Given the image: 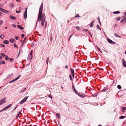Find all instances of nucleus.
<instances>
[{"mask_svg":"<svg viewBox=\"0 0 126 126\" xmlns=\"http://www.w3.org/2000/svg\"><path fill=\"white\" fill-rule=\"evenodd\" d=\"M18 106V105H17V106H16V107H15L13 109V110H15L16 109V108H17V107Z\"/></svg>","mask_w":126,"mask_h":126,"instance_id":"obj_52","label":"nucleus"},{"mask_svg":"<svg viewBox=\"0 0 126 126\" xmlns=\"http://www.w3.org/2000/svg\"><path fill=\"white\" fill-rule=\"evenodd\" d=\"M9 6L10 7H13L14 5L12 3H10L9 4Z\"/></svg>","mask_w":126,"mask_h":126,"instance_id":"obj_23","label":"nucleus"},{"mask_svg":"<svg viewBox=\"0 0 126 126\" xmlns=\"http://www.w3.org/2000/svg\"><path fill=\"white\" fill-rule=\"evenodd\" d=\"M1 63L3 64H5V62L4 61L2 60Z\"/></svg>","mask_w":126,"mask_h":126,"instance_id":"obj_47","label":"nucleus"},{"mask_svg":"<svg viewBox=\"0 0 126 126\" xmlns=\"http://www.w3.org/2000/svg\"><path fill=\"white\" fill-rule=\"evenodd\" d=\"M112 43L115 44V42L112 41Z\"/></svg>","mask_w":126,"mask_h":126,"instance_id":"obj_62","label":"nucleus"},{"mask_svg":"<svg viewBox=\"0 0 126 126\" xmlns=\"http://www.w3.org/2000/svg\"><path fill=\"white\" fill-rule=\"evenodd\" d=\"M11 104H10V105H9L7 106L6 107H5L6 108V109H8V108H9L10 107V106H11Z\"/></svg>","mask_w":126,"mask_h":126,"instance_id":"obj_24","label":"nucleus"},{"mask_svg":"<svg viewBox=\"0 0 126 126\" xmlns=\"http://www.w3.org/2000/svg\"><path fill=\"white\" fill-rule=\"evenodd\" d=\"M47 23V22L46 21H45V27H46Z\"/></svg>","mask_w":126,"mask_h":126,"instance_id":"obj_59","label":"nucleus"},{"mask_svg":"<svg viewBox=\"0 0 126 126\" xmlns=\"http://www.w3.org/2000/svg\"><path fill=\"white\" fill-rule=\"evenodd\" d=\"M117 24H115L114 26V28H115L116 27H117Z\"/></svg>","mask_w":126,"mask_h":126,"instance_id":"obj_57","label":"nucleus"},{"mask_svg":"<svg viewBox=\"0 0 126 126\" xmlns=\"http://www.w3.org/2000/svg\"><path fill=\"white\" fill-rule=\"evenodd\" d=\"M13 76V74L11 73L10 74L8 75V76L7 77V79H9L11 77H12Z\"/></svg>","mask_w":126,"mask_h":126,"instance_id":"obj_15","label":"nucleus"},{"mask_svg":"<svg viewBox=\"0 0 126 126\" xmlns=\"http://www.w3.org/2000/svg\"><path fill=\"white\" fill-rule=\"evenodd\" d=\"M97 49L99 50V51L101 52L102 53V52L100 50V49L99 48H98V47L97 46Z\"/></svg>","mask_w":126,"mask_h":126,"instance_id":"obj_51","label":"nucleus"},{"mask_svg":"<svg viewBox=\"0 0 126 126\" xmlns=\"http://www.w3.org/2000/svg\"><path fill=\"white\" fill-rule=\"evenodd\" d=\"M77 95L79 96H80L81 97H85V96L84 95L83 96L81 95H80V94L79 93H78Z\"/></svg>","mask_w":126,"mask_h":126,"instance_id":"obj_25","label":"nucleus"},{"mask_svg":"<svg viewBox=\"0 0 126 126\" xmlns=\"http://www.w3.org/2000/svg\"><path fill=\"white\" fill-rule=\"evenodd\" d=\"M10 42L11 43H14L16 41L13 38H11L10 39Z\"/></svg>","mask_w":126,"mask_h":126,"instance_id":"obj_10","label":"nucleus"},{"mask_svg":"<svg viewBox=\"0 0 126 126\" xmlns=\"http://www.w3.org/2000/svg\"><path fill=\"white\" fill-rule=\"evenodd\" d=\"M106 90V89H103V90H102L101 91H102H102H103Z\"/></svg>","mask_w":126,"mask_h":126,"instance_id":"obj_61","label":"nucleus"},{"mask_svg":"<svg viewBox=\"0 0 126 126\" xmlns=\"http://www.w3.org/2000/svg\"><path fill=\"white\" fill-rule=\"evenodd\" d=\"M122 61L123 65L124 67H126V63L125 60L123 59H122Z\"/></svg>","mask_w":126,"mask_h":126,"instance_id":"obj_6","label":"nucleus"},{"mask_svg":"<svg viewBox=\"0 0 126 126\" xmlns=\"http://www.w3.org/2000/svg\"><path fill=\"white\" fill-rule=\"evenodd\" d=\"M79 14H77L75 16V17H80V16H79Z\"/></svg>","mask_w":126,"mask_h":126,"instance_id":"obj_30","label":"nucleus"},{"mask_svg":"<svg viewBox=\"0 0 126 126\" xmlns=\"http://www.w3.org/2000/svg\"><path fill=\"white\" fill-rule=\"evenodd\" d=\"M48 59H49V58H47V60L46 61V63H47L48 64Z\"/></svg>","mask_w":126,"mask_h":126,"instance_id":"obj_39","label":"nucleus"},{"mask_svg":"<svg viewBox=\"0 0 126 126\" xmlns=\"http://www.w3.org/2000/svg\"><path fill=\"white\" fill-rule=\"evenodd\" d=\"M114 35L116 37H121L119 36H118L117 34L115 33Z\"/></svg>","mask_w":126,"mask_h":126,"instance_id":"obj_33","label":"nucleus"},{"mask_svg":"<svg viewBox=\"0 0 126 126\" xmlns=\"http://www.w3.org/2000/svg\"><path fill=\"white\" fill-rule=\"evenodd\" d=\"M122 110L123 111L126 110V107H122Z\"/></svg>","mask_w":126,"mask_h":126,"instance_id":"obj_26","label":"nucleus"},{"mask_svg":"<svg viewBox=\"0 0 126 126\" xmlns=\"http://www.w3.org/2000/svg\"><path fill=\"white\" fill-rule=\"evenodd\" d=\"M120 12L119 11H116L114 12H113V13L114 14H117L119 13Z\"/></svg>","mask_w":126,"mask_h":126,"instance_id":"obj_31","label":"nucleus"},{"mask_svg":"<svg viewBox=\"0 0 126 126\" xmlns=\"http://www.w3.org/2000/svg\"><path fill=\"white\" fill-rule=\"evenodd\" d=\"M65 68L66 69H68V65H66L65 66Z\"/></svg>","mask_w":126,"mask_h":126,"instance_id":"obj_55","label":"nucleus"},{"mask_svg":"<svg viewBox=\"0 0 126 126\" xmlns=\"http://www.w3.org/2000/svg\"><path fill=\"white\" fill-rule=\"evenodd\" d=\"M117 88L118 89H120L121 88V87L120 85H118L117 86Z\"/></svg>","mask_w":126,"mask_h":126,"instance_id":"obj_29","label":"nucleus"},{"mask_svg":"<svg viewBox=\"0 0 126 126\" xmlns=\"http://www.w3.org/2000/svg\"><path fill=\"white\" fill-rule=\"evenodd\" d=\"M69 77L70 79L71 80H72V78L71 76V75H69Z\"/></svg>","mask_w":126,"mask_h":126,"instance_id":"obj_58","label":"nucleus"},{"mask_svg":"<svg viewBox=\"0 0 126 126\" xmlns=\"http://www.w3.org/2000/svg\"><path fill=\"white\" fill-rule=\"evenodd\" d=\"M27 16V13L24 12L23 17H24V18L25 19H26V18Z\"/></svg>","mask_w":126,"mask_h":126,"instance_id":"obj_11","label":"nucleus"},{"mask_svg":"<svg viewBox=\"0 0 126 126\" xmlns=\"http://www.w3.org/2000/svg\"><path fill=\"white\" fill-rule=\"evenodd\" d=\"M9 17L12 20H14L16 19V17L12 15H10L9 16Z\"/></svg>","mask_w":126,"mask_h":126,"instance_id":"obj_9","label":"nucleus"},{"mask_svg":"<svg viewBox=\"0 0 126 126\" xmlns=\"http://www.w3.org/2000/svg\"><path fill=\"white\" fill-rule=\"evenodd\" d=\"M43 5L42 4L40 6L39 9V13L38 16V19L36 22V26L37 25L38 21L40 22L41 21V18L42 16V12L43 10Z\"/></svg>","mask_w":126,"mask_h":126,"instance_id":"obj_1","label":"nucleus"},{"mask_svg":"<svg viewBox=\"0 0 126 126\" xmlns=\"http://www.w3.org/2000/svg\"><path fill=\"white\" fill-rule=\"evenodd\" d=\"M120 17H117L116 18V19L117 20H119L120 19Z\"/></svg>","mask_w":126,"mask_h":126,"instance_id":"obj_36","label":"nucleus"},{"mask_svg":"<svg viewBox=\"0 0 126 126\" xmlns=\"http://www.w3.org/2000/svg\"><path fill=\"white\" fill-rule=\"evenodd\" d=\"M16 13H19L20 12V11H18L17 10H16Z\"/></svg>","mask_w":126,"mask_h":126,"instance_id":"obj_54","label":"nucleus"},{"mask_svg":"<svg viewBox=\"0 0 126 126\" xmlns=\"http://www.w3.org/2000/svg\"><path fill=\"white\" fill-rule=\"evenodd\" d=\"M22 111V110H21L20 111L18 114L17 116H16V118H17L19 116V115H20V113Z\"/></svg>","mask_w":126,"mask_h":126,"instance_id":"obj_21","label":"nucleus"},{"mask_svg":"<svg viewBox=\"0 0 126 126\" xmlns=\"http://www.w3.org/2000/svg\"><path fill=\"white\" fill-rule=\"evenodd\" d=\"M97 29H99L100 30L101 29L100 27L98 25H97Z\"/></svg>","mask_w":126,"mask_h":126,"instance_id":"obj_38","label":"nucleus"},{"mask_svg":"<svg viewBox=\"0 0 126 126\" xmlns=\"http://www.w3.org/2000/svg\"><path fill=\"white\" fill-rule=\"evenodd\" d=\"M17 27L18 28H19L21 30H23L24 29V28L22 27L20 25H17Z\"/></svg>","mask_w":126,"mask_h":126,"instance_id":"obj_13","label":"nucleus"},{"mask_svg":"<svg viewBox=\"0 0 126 126\" xmlns=\"http://www.w3.org/2000/svg\"><path fill=\"white\" fill-rule=\"evenodd\" d=\"M24 34H22L21 35V37L22 38L24 37Z\"/></svg>","mask_w":126,"mask_h":126,"instance_id":"obj_56","label":"nucleus"},{"mask_svg":"<svg viewBox=\"0 0 126 126\" xmlns=\"http://www.w3.org/2000/svg\"><path fill=\"white\" fill-rule=\"evenodd\" d=\"M6 109H6V108L5 107L2 110H1L0 111V112Z\"/></svg>","mask_w":126,"mask_h":126,"instance_id":"obj_35","label":"nucleus"},{"mask_svg":"<svg viewBox=\"0 0 126 126\" xmlns=\"http://www.w3.org/2000/svg\"><path fill=\"white\" fill-rule=\"evenodd\" d=\"M24 102L22 100L20 102V104H22L23 103H24Z\"/></svg>","mask_w":126,"mask_h":126,"instance_id":"obj_43","label":"nucleus"},{"mask_svg":"<svg viewBox=\"0 0 126 126\" xmlns=\"http://www.w3.org/2000/svg\"><path fill=\"white\" fill-rule=\"evenodd\" d=\"M70 71L72 74V75L73 77H74V70L73 69L71 68L70 69Z\"/></svg>","mask_w":126,"mask_h":126,"instance_id":"obj_7","label":"nucleus"},{"mask_svg":"<svg viewBox=\"0 0 126 126\" xmlns=\"http://www.w3.org/2000/svg\"><path fill=\"white\" fill-rule=\"evenodd\" d=\"M32 52H31L30 53V55H31V56H32Z\"/></svg>","mask_w":126,"mask_h":126,"instance_id":"obj_63","label":"nucleus"},{"mask_svg":"<svg viewBox=\"0 0 126 126\" xmlns=\"http://www.w3.org/2000/svg\"><path fill=\"white\" fill-rule=\"evenodd\" d=\"M0 46L3 47H5V45L4 44H1L0 45Z\"/></svg>","mask_w":126,"mask_h":126,"instance_id":"obj_37","label":"nucleus"},{"mask_svg":"<svg viewBox=\"0 0 126 126\" xmlns=\"http://www.w3.org/2000/svg\"><path fill=\"white\" fill-rule=\"evenodd\" d=\"M9 59L10 61L11 62H12L14 60L12 58H10Z\"/></svg>","mask_w":126,"mask_h":126,"instance_id":"obj_46","label":"nucleus"},{"mask_svg":"<svg viewBox=\"0 0 126 126\" xmlns=\"http://www.w3.org/2000/svg\"><path fill=\"white\" fill-rule=\"evenodd\" d=\"M124 14L126 15V11L124 13Z\"/></svg>","mask_w":126,"mask_h":126,"instance_id":"obj_64","label":"nucleus"},{"mask_svg":"<svg viewBox=\"0 0 126 126\" xmlns=\"http://www.w3.org/2000/svg\"><path fill=\"white\" fill-rule=\"evenodd\" d=\"M72 88H73V90H74V91L75 92V93L76 94H77V92L76 90L75 89L73 85V86H72Z\"/></svg>","mask_w":126,"mask_h":126,"instance_id":"obj_16","label":"nucleus"},{"mask_svg":"<svg viewBox=\"0 0 126 126\" xmlns=\"http://www.w3.org/2000/svg\"><path fill=\"white\" fill-rule=\"evenodd\" d=\"M0 38L2 39H3L4 38V35H0Z\"/></svg>","mask_w":126,"mask_h":126,"instance_id":"obj_40","label":"nucleus"},{"mask_svg":"<svg viewBox=\"0 0 126 126\" xmlns=\"http://www.w3.org/2000/svg\"><path fill=\"white\" fill-rule=\"evenodd\" d=\"M3 43L5 44H9V41L7 40H5L3 41Z\"/></svg>","mask_w":126,"mask_h":126,"instance_id":"obj_12","label":"nucleus"},{"mask_svg":"<svg viewBox=\"0 0 126 126\" xmlns=\"http://www.w3.org/2000/svg\"><path fill=\"white\" fill-rule=\"evenodd\" d=\"M94 21V20L91 23L90 26V27H92L93 26Z\"/></svg>","mask_w":126,"mask_h":126,"instance_id":"obj_20","label":"nucleus"},{"mask_svg":"<svg viewBox=\"0 0 126 126\" xmlns=\"http://www.w3.org/2000/svg\"><path fill=\"white\" fill-rule=\"evenodd\" d=\"M24 42H23V43L21 44V45L20 47H21L23 45Z\"/></svg>","mask_w":126,"mask_h":126,"instance_id":"obj_60","label":"nucleus"},{"mask_svg":"<svg viewBox=\"0 0 126 126\" xmlns=\"http://www.w3.org/2000/svg\"><path fill=\"white\" fill-rule=\"evenodd\" d=\"M1 55L3 57L5 56L6 55H5L4 53H1Z\"/></svg>","mask_w":126,"mask_h":126,"instance_id":"obj_41","label":"nucleus"},{"mask_svg":"<svg viewBox=\"0 0 126 126\" xmlns=\"http://www.w3.org/2000/svg\"><path fill=\"white\" fill-rule=\"evenodd\" d=\"M45 20V16L44 14H42V16L41 18V24L42 26H43L44 25V22Z\"/></svg>","mask_w":126,"mask_h":126,"instance_id":"obj_2","label":"nucleus"},{"mask_svg":"<svg viewBox=\"0 0 126 126\" xmlns=\"http://www.w3.org/2000/svg\"><path fill=\"white\" fill-rule=\"evenodd\" d=\"M33 57L32 56L29 55L27 58V59L29 61H31Z\"/></svg>","mask_w":126,"mask_h":126,"instance_id":"obj_8","label":"nucleus"},{"mask_svg":"<svg viewBox=\"0 0 126 126\" xmlns=\"http://www.w3.org/2000/svg\"><path fill=\"white\" fill-rule=\"evenodd\" d=\"M12 26L13 27H14V28H15L16 27V25H15V24H12Z\"/></svg>","mask_w":126,"mask_h":126,"instance_id":"obj_44","label":"nucleus"},{"mask_svg":"<svg viewBox=\"0 0 126 126\" xmlns=\"http://www.w3.org/2000/svg\"><path fill=\"white\" fill-rule=\"evenodd\" d=\"M5 59L6 60H9V57L8 56L6 55L5 56Z\"/></svg>","mask_w":126,"mask_h":126,"instance_id":"obj_28","label":"nucleus"},{"mask_svg":"<svg viewBox=\"0 0 126 126\" xmlns=\"http://www.w3.org/2000/svg\"><path fill=\"white\" fill-rule=\"evenodd\" d=\"M123 17L122 19L120 21V23L122 22L123 23H125L126 22V16H122Z\"/></svg>","mask_w":126,"mask_h":126,"instance_id":"obj_3","label":"nucleus"},{"mask_svg":"<svg viewBox=\"0 0 126 126\" xmlns=\"http://www.w3.org/2000/svg\"><path fill=\"white\" fill-rule=\"evenodd\" d=\"M26 89V88H22L21 90L20 91V93H22Z\"/></svg>","mask_w":126,"mask_h":126,"instance_id":"obj_14","label":"nucleus"},{"mask_svg":"<svg viewBox=\"0 0 126 126\" xmlns=\"http://www.w3.org/2000/svg\"><path fill=\"white\" fill-rule=\"evenodd\" d=\"M28 97L27 96H26L23 99V100L24 101V102H25L26 101Z\"/></svg>","mask_w":126,"mask_h":126,"instance_id":"obj_18","label":"nucleus"},{"mask_svg":"<svg viewBox=\"0 0 126 126\" xmlns=\"http://www.w3.org/2000/svg\"><path fill=\"white\" fill-rule=\"evenodd\" d=\"M14 81V79L12 80H11V81H10L9 82V83H11L13 82Z\"/></svg>","mask_w":126,"mask_h":126,"instance_id":"obj_48","label":"nucleus"},{"mask_svg":"<svg viewBox=\"0 0 126 126\" xmlns=\"http://www.w3.org/2000/svg\"><path fill=\"white\" fill-rule=\"evenodd\" d=\"M98 18L99 19V22L100 24V25H101V22H100V18L99 17H98Z\"/></svg>","mask_w":126,"mask_h":126,"instance_id":"obj_49","label":"nucleus"},{"mask_svg":"<svg viewBox=\"0 0 126 126\" xmlns=\"http://www.w3.org/2000/svg\"><path fill=\"white\" fill-rule=\"evenodd\" d=\"M83 31H86L87 32L88 31V32H89V31H88V30L87 29H83Z\"/></svg>","mask_w":126,"mask_h":126,"instance_id":"obj_27","label":"nucleus"},{"mask_svg":"<svg viewBox=\"0 0 126 126\" xmlns=\"http://www.w3.org/2000/svg\"><path fill=\"white\" fill-rule=\"evenodd\" d=\"M14 46L15 47H17V48H18L16 44H15V43L14 44Z\"/></svg>","mask_w":126,"mask_h":126,"instance_id":"obj_42","label":"nucleus"},{"mask_svg":"<svg viewBox=\"0 0 126 126\" xmlns=\"http://www.w3.org/2000/svg\"><path fill=\"white\" fill-rule=\"evenodd\" d=\"M76 29H77L79 31H80V28L78 26H77L76 27Z\"/></svg>","mask_w":126,"mask_h":126,"instance_id":"obj_32","label":"nucleus"},{"mask_svg":"<svg viewBox=\"0 0 126 126\" xmlns=\"http://www.w3.org/2000/svg\"><path fill=\"white\" fill-rule=\"evenodd\" d=\"M0 11H2V12H4V13H7V14H8L9 13V11H7V10H5V9H3V8H0Z\"/></svg>","mask_w":126,"mask_h":126,"instance_id":"obj_5","label":"nucleus"},{"mask_svg":"<svg viewBox=\"0 0 126 126\" xmlns=\"http://www.w3.org/2000/svg\"><path fill=\"white\" fill-rule=\"evenodd\" d=\"M125 116H121L119 117V118L120 119H122L125 118Z\"/></svg>","mask_w":126,"mask_h":126,"instance_id":"obj_22","label":"nucleus"},{"mask_svg":"<svg viewBox=\"0 0 126 126\" xmlns=\"http://www.w3.org/2000/svg\"><path fill=\"white\" fill-rule=\"evenodd\" d=\"M15 38L16 40H18L19 38L18 37V36H15Z\"/></svg>","mask_w":126,"mask_h":126,"instance_id":"obj_45","label":"nucleus"},{"mask_svg":"<svg viewBox=\"0 0 126 126\" xmlns=\"http://www.w3.org/2000/svg\"><path fill=\"white\" fill-rule=\"evenodd\" d=\"M107 41L109 43H112V41L109 38L108 39H107Z\"/></svg>","mask_w":126,"mask_h":126,"instance_id":"obj_19","label":"nucleus"},{"mask_svg":"<svg viewBox=\"0 0 126 126\" xmlns=\"http://www.w3.org/2000/svg\"><path fill=\"white\" fill-rule=\"evenodd\" d=\"M27 40V38H24V40L23 41V42H25V41Z\"/></svg>","mask_w":126,"mask_h":126,"instance_id":"obj_53","label":"nucleus"},{"mask_svg":"<svg viewBox=\"0 0 126 126\" xmlns=\"http://www.w3.org/2000/svg\"><path fill=\"white\" fill-rule=\"evenodd\" d=\"M5 98H4L0 101V105H1L6 102V101L5 100Z\"/></svg>","mask_w":126,"mask_h":126,"instance_id":"obj_4","label":"nucleus"},{"mask_svg":"<svg viewBox=\"0 0 126 126\" xmlns=\"http://www.w3.org/2000/svg\"><path fill=\"white\" fill-rule=\"evenodd\" d=\"M28 9V7H26L25 8V11L24 12H25V13H27V9Z\"/></svg>","mask_w":126,"mask_h":126,"instance_id":"obj_50","label":"nucleus"},{"mask_svg":"<svg viewBox=\"0 0 126 126\" xmlns=\"http://www.w3.org/2000/svg\"><path fill=\"white\" fill-rule=\"evenodd\" d=\"M3 23V21L2 20L0 21V26Z\"/></svg>","mask_w":126,"mask_h":126,"instance_id":"obj_34","label":"nucleus"},{"mask_svg":"<svg viewBox=\"0 0 126 126\" xmlns=\"http://www.w3.org/2000/svg\"><path fill=\"white\" fill-rule=\"evenodd\" d=\"M56 116H57V117H58V118L59 119H60V114H59V113H56Z\"/></svg>","mask_w":126,"mask_h":126,"instance_id":"obj_17","label":"nucleus"}]
</instances>
